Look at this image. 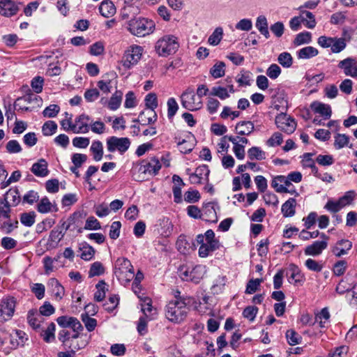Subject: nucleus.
Wrapping results in <instances>:
<instances>
[{"instance_id": "1", "label": "nucleus", "mask_w": 357, "mask_h": 357, "mask_svg": "<svg viewBox=\"0 0 357 357\" xmlns=\"http://www.w3.org/2000/svg\"><path fill=\"white\" fill-rule=\"evenodd\" d=\"M191 300L188 297L175 296L165 307V316L173 323H181L187 317L190 310Z\"/></svg>"}, {"instance_id": "2", "label": "nucleus", "mask_w": 357, "mask_h": 357, "mask_svg": "<svg viewBox=\"0 0 357 357\" xmlns=\"http://www.w3.org/2000/svg\"><path fill=\"white\" fill-rule=\"evenodd\" d=\"M196 241L200 245L198 252L200 257H206L220 248V242L212 229H208L204 234H198Z\"/></svg>"}, {"instance_id": "3", "label": "nucleus", "mask_w": 357, "mask_h": 357, "mask_svg": "<svg viewBox=\"0 0 357 357\" xmlns=\"http://www.w3.org/2000/svg\"><path fill=\"white\" fill-rule=\"evenodd\" d=\"M180 43L178 37L172 34L164 35L155 45V50L160 56L167 57L174 54L178 50Z\"/></svg>"}, {"instance_id": "4", "label": "nucleus", "mask_w": 357, "mask_h": 357, "mask_svg": "<svg viewBox=\"0 0 357 357\" xmlns=\"http://www.w3.org/2000/svg\"><path fill=\"white\" fill-rule=\"evenodd\" d=\"M155 22L145 17H135L129 20L128 30L137 37H144L153 32Z\"/></svg>"}, {"instance_id": "5", "label": "nucleus", "mask_w": 357, "mask_h": 357, "mask_svg": "<svg viewBox=\"0 0 357 357\" xmlns=\"http://www.w3.org/2000/svg\"><path fill=\"white\" fill-rule=\"evenodd\" d=\"M86 217V212L84 211H77L70 214L67 220H61L60 223H61V227H63V229H64L65 231L77 230L78 233L81 234L84 231V227H82V225Z\"/></svg>"}, {"instance_id": "6", "label": "nucleus", "mask_w": 357, "mask_h": 357, "mask_svg": "<svg viewBox=\"0 0 357 357\" xmlns=\"http://www.w3.org/2000/svg\"><path fill=\"white\" fill-rule=\"evenodd\" d=\"M142 47L137 45L130 46L125 51L122 57L121 63L123 66L126 69H130L137 65L142 58Z\"/></svg>"}, {"instance_id": "7", "label": "nucleus", "mask_w": 357, "mask_h": 357, "mask_svg": "<svg viewBox=\"0 0 357 357\" xmlns=\"http://www.w3.org/2000/svg\"><path fill=\"white\" fill-rule=\"evenodd\" d=\"M131 142L128 137H110L107 139V149L113 153L118 151L121 154L126 153L130 146Z\"/></svg>"}, {"instance_id": "8", "label": "nucleus", "mask_w": 357, "mask_h": 357, "mask_svg": "<svg viewBox=\"0 0 357 357\" xmlns=\"http://www.w3.org/2000/svg\"><path fill=\"white\" fill-rule=\"evenodd\" d=\"M16 299L13 296H7L0 300V321L10 319L14 314Z\"/></svg>"}, {"instance_id": "9", "label": "nucleus", "mask_w": 357, "mask_h": 357, "mask_svg": "<svg viewBox=\"0 0 357 357\" xmlns=\"http://www.w3.org/2000/svg\"><path fill=\"white\" fill-rule=\"evenodd\" d=\"M181 105L188 110L197 111L202 107V102L199 98H196V95L192 89H188L184 91L181 96Z\"/></svg>"}, {"instance_id": "10", "label": "nucleus", "mask_w": 357, "mask_h": 357, "mask_svg": "<svg viewBox=\"0 0 357 357\" xmlns=\"http://www.w3.org/2000/svg\"><path fill=\"white\" fill-rule=\"evenodd\" d=\"M275 124L280 130L289 135L293 133L296 128L294 119L284 113H280L276 116Z\"/></svg>"}, {"instance_id": "11", "label": "nucleus", "mask_w": 357, "mask_h": 357, "mask_svg": "<svg viewBox=\"0 0 357 357\" xmlns=\"http://www.w3.org/2000/svg\"><path fill=\"white\" fill-rule=\"evenodd\" d=\"M161 163L156 157H152L142 161L139 171L144 174L155 176L161 169Z\"/></svg>"}, {"instance_id": "12", "label": "nucleus", "mask_w": 357, "mask_h": 357, "mask_svg": "<svg viewBox=\"0 0 357 357\" xmlns=\"http://www.w3.org/2000/svg\"><path fill=\"white\" fill-rule=\"evenodd\" d=\"M337 67L342 70L346 76L357 77V59L354 57H347L340 61Z\"/></svg>"}, {"instance_id": "13", "label": "nucleus", "mask_w": 357, "mask_h": 357, "mask_svg": "<svg viewBox=\"0 0 357 357\" xmlns=\"http://www.w3.org/2000/svg\"><path fill=\"white\" fill-rule=\"evenodd\" d=\"M145 101V114H151V118H149V122H155L158 119V115L155 111L157 108L158 104V98L157 96L154 93H150L147 94L144 99Z\"/></svg>"}, {"instance_id": "14", "label": "nucleus", "mask_w": 357, "mask_h": 357, "mask_svg": "<svg viewBox=\"0 0 357 357\" xmlns=\"http://www.w3.org/2000/svg\"><path fill=\"white\" fill-rule=\"evenodd\" d=\"M91 117L82 114L75 119L73 133H87L90 129Z\"/></svg>"}, {"instance_id": "15", "label": "nucleus", "mask_w": 357, "mask_h": 357, "mask_svg": "<svg viewBox=\"0 0 357 357\" xmlns=\"http://www.w3.org/2000/svg\"><path fill=\"white\" fill-rule=\"evenodd\" d=\"M215 206L219 208L215 202H208L204 204L202 207V220L211 223H216L218 220Z\"/></svg>"}, {"instance_id": "16", "label": "nucleus", "mask_w": 357, "mask_h": 357, "mask_svg": "<svg viewBox=\"0 0 357 357\" xmlns=\"http://www.w3.org/2000/svg\"><path fill=\"white\" fill-rule=\"evenodd\" d=\"M174 139L180 148V151L183 154L190 153L195 146L196 140L195 136L190 132L182 140H178L176 137H174Z\"/></svg>"}, {"instance_id": "17", "label": "nucleus", "mask_w": 357, "mask_h": 357, "mask_svg": "<svg viewBox=\"0 0 357 357\" xmlns=\"http://www.w3.org/2000/svg\"><path fill=\"white\" fill-rule=\"evenodd\" d=\"M310 108L315 114H320L324 120L329 119L332 115L331 106L319 101L312 102Z\"/></svg>"}, {"instance_id": "18", "label": "nucleus", "mask_w": 357, "mask_h": 357, "mask_svg": "<svg viewBox=\"0 0 357 357\" xmlns=\"http://www.w3.org/2000/svg\"><path fill=\"white\" fill-rule=\"evenodd\" d=\"M351 248V241L347 239H341L332 248L331 251L335 257H340L347 255Z\"/></svg>"}, {"instance_id": "19", "label": "nucleus", "mask_w": 357, "mask_h": 357, "mask_svg": "<svg viewBox=\"0 0 357 357\" xmlns=\"http://www.w3.org/2000/svg\"><path fill=\"white\" fill-rule=\"evenodd\" d=\"M10 343L13 349L19 347H24L28 340V335L25 332L21 330H15L13 333L10 335Z\"/></svg>"}, {"instance_id": "20", "label": "nucleus", "mask_w": 357, "mask_h": 357, "mask_svg": "<svg viewBox=\"0 0 357 357\" xmlns=\"http://www.w3.org/2000/svg\"><path fill=\"white\" fill-rule=\"evenodd\" d=\"M19 10L18 6L10 0H0V14L6 17L15 15Z\"/></svg>"}, {"instance_id": "21", "label": "nucleus", "mask_w": 357, "mask_h": 357, "mask_svg": "<svg viewBox=\"0 0 357 357\" xmlns=\"http://www.w3.org/2000/svg\"><path fill=\"white\" fill-rule=\"evenodd\" d=\"M354 280L352 276L347 273L346 276L342 278L336 287V291L340 294H343L355 288Z\"/></svg>"}, {"instance_id": "22", "label": "nucleus", "mask_w": 357, "mask_h": 357, "mask_svg": "<svg viewBox=\"0 0 357 357\" xmlns=\"http://www.w3.org/2000/svg\"><path fill=\"white\" fill-rule=\"evenodd\" d=\"M328 242L326 241H316L305 248V254L310 256H318L327 248Z\"/></svg>"}, {"instance_id": "23", "label": "nucleus", "mask_w": 357, "mask_h": 357, "mask_svg": "<svg viewBox=\"0 0 357 357\" xmlns=\"http://www.w3.org/2000/svg\"><path fill=\"white\" fill-rule=\"evenodd\" d=\"M302 180V174L299 172H292L289 173L287 176L283 175H278L275 176L272 181H275L280 183H285V185H292L291 181L294 183H299Z\"/></svg>"}, {"instance_id": "24", "label": "nucleus", "mask_w": 357, "mask_h": 357, "mask_svg": "<svg viewBox=\"0 0 357 357\" xmlns=\"http://www.w3.org/2000/svg\"><path fill=\"white\" fill-rule=\"evenodd\" d=\"M330 317L331 315L327 307H324L321 311L315 314V319L312 324L314 325L316 323H318L321 328H327L329 324Z\"/></svg>"}, {"instance_id": "25", "label": "nucleus", "mask_w": 357, "mask_h": 357, "mask_svg": "<svg viewBox=\"0 0 357 357\" xmlns=\"http://www.w3.org/2000/svg\"><path fill=\"white\" fill-rule=\"evenodd\" d=\"M235 92L234 85L229 84L227 88H225L222 86H213L211 91V95L213 96H217L221 100H225L229 98V93H234Z\"/></svg>"}, {"instance_id": "26", "label": "nucleus", "mask_w": 357, "mask_h": 357, "mask_svg": "<svg viewBox=\"0 0 357 357\" xmlns=\"http://www.w3.org/2000/svg\"><path fill=\"white\" fill-rule=\"evenodd\" d=\"M31 170L38 177L47 176L49 170L47 161L45 159H40L37 162L33 164Z\"/></svg>"}, {"instance_id": "27", "label": "nucleus", "mask_w": 357, "mask_h": 357, "mask_svg": "<svg viewBox=\"0 0 357 357\" xmlns=\"http://www.w3.org/2000/svg\"><path fill=\"white\" fill-rule=\"evenodd\" d=\"M289 271L291 273L290 275L288 276V281L289 283L297 284L304 282V276L296 265L291 264L289 266Z\"/></svg>"}, {"instance_id": "28", "label": "nucleus", "mask_w": 357, "mask_h": 357, "mask_svg": "<svg viewBox=\"0 0 357 357\" xmlns=\"http://www.w3.org/2000/svg\"><path fill=\"white\" fill-rule=\"evenodd\" d=\"M37 211L40 213H47L58 211L56 205H53L47 197H43L37 204Z\"/></svg>"}, {"instance_id": "29", "label": "nucleus", "mask_w": 357, "mask_h": 357, "mask_svg": "<svg viewBox=\"0 0 357 357\" xmlns=\"http://www.w3.org/2000/svg\"><path fill=\"white\" fill-rule=\"evenodd\" d=\"M296 201L295 198H289L281 207V211L284 218L292 217L296 213Z\"/></svg>"}, {"instance_id": "30", "label": "nucleus", "mask_w": 357, "mask_h": 357, "mask_svg": "<svg viewBox=\"0 0 357 357\" xmlns=\"http://www.w3.org/2000/svg\"><path fill=\"white\" fill-rule=\"evenodd\" d=\"M48 284L55 298L59 301L61 300L65 294L64 287L55 278H51Z\"/></svg>"}, {"instance_id": "31", "label": "nucleus", "mask_w": 357, "mask_h": 357, "mask_svg": "<svg viewBox=\"0 0 357 357\" xmlns=\"http://www.w3.org/2000/svg\"><path fill=\"white\" fill-rule=\"evenodd\" d=\"M254 129V124L250 121L238 122L235 127L236 132L239 135H249L253 132Z\"/></svg>"}, {"instance_id": "32", "label": "nucleus", "mask_w": 357, "mask_h": 357, "mask_svg": "<svg viewBox=\"0 0 357 357\" xmlns=\"http://www.w3.org/2000/svg\"><path fill=\"white\" fill-rule=\"evenodd\" d=\"M99 11L101 15L108 18L116 13V7L111 1L105 0L100 3Z\"/></svg>"}, {"instance_id": "33", "label": "nucleus", "mask_w": 357, "mask_h": 357, "mask_svg": "<svg viewBox=\"0 0 357 357\" xmlns=\"http://www.w3.org/2000/svg\"><path fill=\"white\" fill-rule=\"evenodd\" d=\"M191 241L187 238L185 235L181 234L176 243V249L181 254H187L191 248Z\"/></svg>"}, {"instance_id": "34", "label": "nucleus", "mask_w": 357, "mask_h": 357, "mask_svg": "<svg viewBox=\"0 0 357 357\" xmlns=\"http://www.w3.org/2000/svg\"><path fill=\"white\" fill-rule=\"evenodd\" d=\"M256 28L259 33L263 35L266 39L270 38L268 31V24L266 17L264 15H259L257 17L255 23Z\"/></svg>"}, {"instance_id": "35", "label": "nucleus", "mask_w": 357, "mask_h": 357, "mask_svg": "<svg viewBox=\"0 0 357 357\" xmlns=\"http://www.w3.org/2000/svg\"><path fill=\"white\" fill-rule=\"evenodd\" d=\"M319 51L312 46L303 47L297 51V57L300 59H309L318 55Z\"/></svg>"}, {"instance_id": "36", "label": "nucleus", "mask_w": 357, "mask_h": 357, "mask_svg": "<svg viewBox=\"0 0 357 357\" xmlns=\"http://www.w3.org/2000/svg\"><path fill=\"white\" fill-rule=\"evenodd\" d=\"M3 197L9 201V204H11L12 206H17L21 200L20 192L16 188L9 189Z\"/></svg>"}, {"instance_id": "37", "label": "nucleus", "mask_w": 357, "mask_h": 357, "mask_svg": "<svg viewBox=\"0 0 357 357\" xmlns=\"http://www.w3.org/2000/svg\"><path fill=\"white\" fill-rule=\"evenodd\" d=\"M66 231L63 229L61 227V223H59V225L51 231L48 241L57 244L64 236Z\"/></svg>"}, {"instance_id": "38", "label": "nucleus", "mask_w": 357, "mask_h": 357, "mask_svg": "<svg viewBox=\"0 0 357 357\" xmlns=\"http://www.w3.org/2000/svg\"><path fill=\"white\" fill-rule=\"evenodd\" d=\"M133 266L131 264V262L126 258L121 257L117 259L115 267H114V274L116 275V273L119 271L122 273L123 271H128V270H132Z\"/></svg>"}, {"instance_id": "39", "label": "nucleus", "mask_w": 357, "mask_h": 357, "mask_svg": "<svg viewBox=\"0 0 357 357\" xmlns=\"http://www.w3.org/2000/svg\"><path fill=\"white\" fill-rule=\"evenodd\" d=\"M280 182L272 181L271 187L275 189L277 192L279 193H289L291 195H298V193L293 185H283L282 184L279 185Z\"/></svg>"}, {"instance_id": "40", "label": "nucleus", "mask_w": 357, "mask_h": 357, "mask_svg": "<svg viewBox=\"0 0 357 357\" xmlns=\"http://www.w3.org/2000/svg\"><path fill=\"white\" fill-rule=\"evenodd\" d=\"M300 14L303 20V23L307 28L313 29L315 27L317 22L312 13L307 10H301L300 11Z\"/></svg>"}, {"instance_id": "41", "label": "nucleus", "mask_w": 357, "mask_h": 357, "mask_svg": "<svg viewBox=\"0 0 357 357\" xmlns=\"http://www.w3.org/2000/svg\"><path fill=\"white\" fill-rule=\"evenodd\" d=\"M116 277L117 278L119 282L126 287L130 284V282L135 277L134 269L132 268V270H128L126 272L123 271L122 273L119 271L116 273Z\"/></svg>"}, {"instance_id": "42", "label": "nucleus", "mask_w": 357, "mask_h": 357, "mask_svg": "<svg viewBox=\"0 0 357 357\" xmlns=\"http://www.w3.org/2000/svg\"><path fill=\"white\" fill-rule=\"evenodd\" d=\"M90 151L93 154L94 160L100 161L103 155V146L100 141H94L90 148Z\"/></svg>"}, {"instance_id": "43", "label": "nucleus", "mask_w": 357, "mask_h": 357, "mask_svg": "<svg viewBox=\"0 0 357 357\" xmlns=\"http://www.w3.org/2000/svg\"><path fill=\"white\" fill-rule=\"evenodd\" d=\"M55 330H56V325L54 323L51 322L47 328L43 331L41 333V336L43 337V340L45 342H52L55 340Z\"/></svg>"}, {"instance_id": "44", "label": "nucleus", "mask_w": 357, "mask_h": 357, "mask_svg": "<svg viewBox=\"0 0 357 357\" xmlns=\"http://www.w3.org/2000/svg\"><path fill=\"white\" fill-rule=\"evenodd\" d=\"M312 41V34L308 31L301 32L296 36L294 40L295 46H300L303 44H309Z\"/></svg>"}, {"instance_id": "45", "label": "nucleus", "mask_w": 357, "mask_h": 357, "mask_svg": "<svg viewBox=\"0 0 357 357\" xmlns=\"http://www.w3.org/2000/svg\"><path fill=\"white\" fill-rule=\"evenodd\" d=\"M123 93L116 91L110 98L108 102V108L112 111L116 110L121 105Z\"/></svg>"}, {"instance_id": "46", "label": "nucleus", "mask_w": 357, "mask_h": 357, "mask_svg": "<svg viewBox=\"0 0 357 357\" xmlns=\"http://www.w3.org/2000/svg\"><path fill=\"white\" fill-rule=\"evenodd\" d=\"M205 273V266L202 265H197L190 270L191 281L195 283H198L203 278Z\"/></svg>"}, {"instance_id": "47", "label": "nucleus", "mask_w": 357, "mask_h": 357, "mask_svg": "<svg viewBox=\"0 0 357 357\" xmlns=\"http://www.w3.org/2000/svg\"><path fill=\"white\" fill-rule=\"evenodd\" d=\"M248 156L251 160H261L266 158V153L259 147L252 146L248 149Z\"/></svg>"}, {"instance_id": "48", "label": "nucleus", "mask_w": 357, "mask_h": 357, "mask_svg": "<svg viewBox=\"0 0 357 357\" xmlns=\"http://www.w3.org/2000/svg\"><path fill=\"white\" fill-rule=\"evenodd\" d=\"M106 287L107 284L104 280H100L96 284V288L97 291L94 294L95 301L100 302L104 300L105 297L106 290H107Z\"/></svg>"}, {"instance_id": "49", "label": "nucleus", "mask_w": 357, "mask_h": 357, "mask_svg": "<svg viewBox=\"0 0 357 357\" xmlns=\"http://www.w3.org/2000/svg\"><path fill=\"white\" fill-rule=\"evenodd\" d=\"M346 46L345 38L333 37L331 50L333 53H340L345 49Z\"/></svg>"}, {"instance_id": "50", "label": "nucleus", "mask_w": 357, "mask_h": 357, "mask_svg": "<svg viewBox=\"0 0 357 357\" xmlns=\"http://www.w3.org/2000/svg\"><path fill=\"white\" fill-rule=\"evenodd\" d=\"M36 213L34 211L22 213L20 214V222L25 227H31L36 221Z\"/></svg>"}, {"instance_id": "51", "label": "nucleus", "mask_w": 357, "mask_h": 357, "mask_svg": "<svg viewBox=\"0 0 357 357\" xmlns=\"http://www.w3.org/2000/svg\"><path fill=\"white\" fill-rule=\"evenodd\" d=\"M11 207L9 201L0 197V215L3 216V219H9Z\"/></svg>"}, {"instance_id": "52", "label": "nucleus", "mask_w": 357, "mask_h": 357, "mask_svg": "<svg viewBox=\"0 0 357 357\" xmlns=\"http://www.w3.org/2000/svg\"><path fill=\"white\" fill-rule=\"evenodd\" d=\"M225 64L222 61L217 62L210 70V73L214 78H220L225 75Z\"/></svg>"}, {"instance_id": "53", "label": "nucleus", "mask_w": 357, "mask_h": 357, "mask_svg": "<svg viewBox=\"0 0 357 357\" xmlns=\"http://www.w3.org/2000/svg\"><path fill=\"white\" fill-rule=\"evenodd\" d=\"M223 29L221 27H217L208 39V43L213 46L220 43L222 38Z\"/></svg>"}, {"instance_id": "54", "label": "nucleus", "mask_w": 357, "mask_h": 357, "mask_svg": "<svg viewBox=\"0 0 357 357\" xmlns=\"http://www.w3.org/2000/svg\"><path fill=\"white\" fill-rule=\"evenodd\" d=\"M286 338L288 344L292 346L300 344L302 340V337L293 329L287 330Z\"/></svg>"}, {"instance_id": "55", "label": "nucleus", "mask_w": 357, "mask_h": 357, "mask_svg": "<svg viewBox=\"0 0 357 357\" xmlns=\"http://www.w3.org/2000/svg\"><path fill=\"white\" fill-rule=\"evenodd\" d=\"M278 63L284 68H290L293 63V58L290 53L284 52L279 54Z\"/></svg>"}, {"instance_id": "56", "label": "nucleus", "mask_w": 357, "mask_h": 357, "mask_svg": "<svg viewBox=\"0 0 357 357\" xmlns=\"http://www.w3.org/2000/svg\"><path fill=\"white\" fill-rule=\"evenodd\" d=\"M5 220L2 223V227L1 229H5L6 234H10L14 229L18 227V220L17 218L13 220L10 219H4Z\"/></svg>"}, {"instance_id": "57", "label": "nucleus", "mask_w": 357, "mask_h": 357, "mask_svg": "<svg viewBox=\"0 0 357 357\" xmlns=\"http://www.w3.org/2000/svg\"><path fill=\"white\" fill-rule=\"evenodd\" d=\"M39 200V195L38 192L31 190L26 192L22 197V202L33 205Z\"/></svg>"}, {"instance_id": "58", "label": "nucleus", "mask_w": 357, "mask_h": 357, "mask_svg": "<svg viewBox=\"0 0 357 357\" xmlns=\"http://www.w3.org/2000/svg\"><path fill=\"white\" fill-rule=\"evenodd\" d=\"M80 250L82 252L80 257L85 261L91 260L95 254V250L93 247L87 243L83 245V246L80 248Z\"/></svg>"}, {"instance_id": "59", "label": "nucleus", "mask_w": 357, "mask_h": 357, "mask_svg": "<svg viewBox=\"0 0 357 357\" xmlns=\"http://www.w3.org/2000/svg\"><path fill=\"white\" fill-rule=\"evenodd\" d=\"M56 130L57 124L53 121H46L42 127V132L45 136H51L54 135Z\"/></svg>"}, {"instance_id": "60", "label": "nucleus", "mask_w": 357, "mask_h": 357, "mask_svg": "<svg viewBox=\"0 0 357 357\" xmlns=\"http://www.w3.org/2000/svg\"><path fill=\"white\" fill-rule=\"evenodd\" d=\"M356 197V192L354 190H349L344 193L343 196L338 199L342 208L347 205L351 204Z\"/></svg>"}, {"instance_id": "61", "label": "nucleus", "mask_w": 357, "mask_h": 357, "mask_svg": "<svg viewBox=\"0 0 357 357\" xmlns=\"http://www.w3.org/2000/svg\"><path fill=\"white\" fill-rule=\"evenodd\" d=\"M305 266L308 270L317 273L321 272L324 268L322 263L310 258L305 261Z\"/></svg>"}, {"instance_id": "62", "label": "nucleus", "mask_w": 357, "mask_h": 357, "mask_svg": "<svg viewBox=\"0 0 357 357\" xmlns=\"http://www.w3.org/2000/svg\"><path fill=\"white\" fill-rule=\"evenodd\" d=\"M167 117L169 119H172L178 109V105L174 98H170L168 99L167 102Z\"/></svg>"}, {"instance_id": "63", "label": "nucleus", "mask_w": 357, "mask_h": 357, "mask_svg": "<svg viewBox=\"0 0 357 357\" xmlns=\"http://www.w3.org/2000/svg\"><path fill=\"white\" fill-rule=\"evenodd\" d=\"M258 312V307L254 305L246 307L243 311V316L244 318L248 319L250 321H253Z\"/></svg>"}, {"instance_id": "64", "label": "nucleus", "mask_w": 357, "mask_h": 357, "mask_svg": "<svg viewBox=\"0 0 357 357\" xmlns=\"http://www.w3.org/2000/svg\"><path fill=\"white\" fill-rule=\"evenodd\" d=\"M105 269L102 264L99 261L93 263L89 271V276L90 278L98 276L104 273Z\"/></svg>"}]
</instances>
